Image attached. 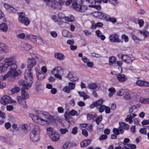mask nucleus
Here are the masks:
<instances>
[{
  "instance_id": "nucleus-1",
  "label": "nucleus",
  "mask_w": 149,
  "mask_h": 149,
  "mask_svg": "<svg viewBox=\"0 0 149 149\" xmlns=\"http://www.w3.org/2000/svg\"><path fill=\"white\" fill-rule=\"evenodd\" d=\"M37 114L33 113L29 114V117L36 123L42 126H47L54 121L53 116L46 112H42L38 111Z\"/></svg>"
},
{
  "instance_id": "nucleus-2",
  "label": "nucleus",
  "mask_w": 149,
  "mask_h": 149,
  "mask_svg": "<svg viewBox=\"0 0 149 149\" xmlns=\"http://www.w3.org/2000/svg\"><path fill=\"white\" fill-rule=\"evenodd\" d=\"M24 76L25 81L23 80H20L18 82L19 85L22 86L24 89H27L30 88L33 82V75L31 71L26 70Z\"/></svg>"
},
{
  "instance_id": "nucleus-3",
  "label": "nucleus",
  "mask_w": 149,
  "mask_h": 149,
  "mask_svg": "<svg viewBox=\"0 0 149 149\" xmlns=\"http://www.w3.org/2000/svg\"><path fill=\"white\" fill-rule=\"evenodd\" d=\"M15 58L13 56L6 58L5 60V63H0V73L4 72L9 66H11L10 69L17 71V66L16 64V62L14 60Z\"/></svg>"
},
{
  "instance_id": "nucleus-4",
  "label": "nucleus",
  "mask_w": 149,
  "mask_h": 149,
  "mask_svg": "<svg viewBox=\"0 0 149 149\" xmlns=\"http://www.w3.org/2000/svg\"><path fill=\"white\" fill-rule=\"evenodd\" d=\"M40 133L39 126L35 125L29 134L30 141L33 142L38 141L40 139Z\"/></svg>"
},
{
  "instance_id": "nucleus-5",
  "label": "nucleus",
  "mask_w": 149,
  "mask_h": 149,
  "mask_svg": "<svg viewBox=\"0 0 149 149\" xmlns=\"http://www.w3.org/2000/svg\"><path fill=\"white\" fill-rule=\"evenodd\" d=\"M21 73V71L19 70L17 71H15V70H12V69H10L9 71L7 74H5L4 75L0 76V79L2 80H5L8 77L13 78L15 76H16L20 74Z\"/></svg>"
},
{
  "instance_id": "nucleus-6",
  "label": "nucleus",
  "mask_w": 149,
  "mask_h": 149,
  "mask_svg": "<svg viewBox=\"0 0 149 149\" xmlns=\"http://www.w3.org/2000/svg\"><path fill=\"white\" fill-rule=\"evenodd\" d=\"M16 101L12 100L9 96L5 95L0 97V103L6 105L8 104L14 103Z\"/></svg>"
},
{
  "instance_id": "nucleus-7",
  "label": "nucleus",
  "mask_w": 149,
  "mask_h": 149,
  "mask_svg": "<svg viewBox=\"0 0 149 149\" xmlns=\"http://www.w3.org/2000/svg\"><path fill=\"white\" fill-rule=\"evenodd\" d=\"M92 15L94 17H98L100 19L102 18L104 19H116L114 18H111L109 17V15L100 12L94 13Z\"/></svg>"
},
{
  "instance_id": "nucleus-8",
  "label": "nucleus",
  "mask_w": 149,
  "mask_h": 149,
  "mask_svg": "<svg viewBox=\"0 0 149 149\" xmlns=\"http://www.w3.org/2000/svg\"><path fill=\"white\" fill-rule=\"evenodd\" d=\"M66 77L72 81H76L79 79L78 76L72 72H69L67 74Z\"/></svg>"
},
{
  "instance_id": "nucleus-9",
  "label": "nucleus",
  "mask_w": 149,
  "mask_h": 149,
  "mask_svg": "<svg viewBox=\"0 0 149 149\" xmlns=\"http://www.w3.org/2000/svg\"><path fill=\"white\" fill-rule=\"evenodd\" d=\"M27 68L29 69L26 70H31V69L36 64V62L35 60L33 58H29L27 60Z\"/></svg>"
},
{
  "instance_id": "nucleus-10",
  "label": "nucleus",
  "mask_w": 149,
  "mask_h": 149,
  "mask_svg": "<svg viewBox=\"0 0 149 149\" xmlns=\"http://www.w3.org/2000/svg\"><path fill=\"white\" fill-rule=\"evenodd\" d=\"M129 125L127 124H126L123 122L119 123V129L120 134H123V129L127 130L129 129Z\"/></svg>"
},
{
  "instance_id": "nucleus-11",
  "label": "nucleus",
  "mask_w": 149,
  "mask_h": 149,
  "mask_svg": "<svg viewBox=\"0 0 149 149\" xmlns=\"http://www.w3.org/2000/svg\"><path fill=\"white\" fill-rule=\"evenodd\" d=\"M109 40L111 42H120V40L119 39L118 36L116 34H112L109 37Z\"/></svg>"
},
{
  "instance_id": "nucleus-12",
  "label": "nucleus",
  "mask_w": 149,
  "mask_h": 149,
  "mask_svg": "<svg viewBox=\"0 0 149 149\" xmlns=\"http://www.w3.org/2000/svg\"><path fill=\"white\" fill-rule=\"evenodd\" d=\"M116 78L119 82L123 83L127 80L128 78L127 76L124 74L118 73L117 75Z\"/></svg>"
},
{
  "instance_id": "nucleus-13",
  "label": "nucleus",
  "mask_w": 149,
  "mask_h": 149,
  "mask_svg": "<svg viewBox=\"0 0 149 149\" xmlns=\"http://www.w3.org/2000/svg\"><path fill=\"white\" fill-rule=\"evenodd\" d=\"M134 60L133 57H130L126 55H124L122 58V60L127 64L131 63Z\"/></svg>"
},
{
  "instance_id": "nucleus-14",
  "label": "nucleus",
  "mask_w": 149,
  "mask_h": 149,
  "mask_svg": "<svg viewBox=\"0 0 149 149\" xmlns=\"http://www.w3.org/2000/svg\"><path fill=\"white\" fill-rule=\"evenodd\" d=\"M136 84L140 87H148L149 86V83L144 81L138 80L136 82Z\"/></svg>"
},
{
  "instance_id": "nucleus-15",
  "label": "nucleus",
  "mask_w": 149,
  "mask_h": 149,
  "mask_svg": "<svg viewBox=\"0 0 149 149\" xmlns=\"http://www.w3.org/2000/svg\"><path fill=\"white\" fill-rule=\"evenodd\" d=\"M141 105L139 104H137L132 106L130 108L129 112L132 114V112L136 113L139 110Z\"/></svg>"
},
{
  "instance_id": "nucleus-16",
  "label": "nucleus",
  "mask_w": 149,
  "mask_h": 149,
  "mask_svg": "<svg viewBox=\"0 0 149 149\" xmlns=\"http://www.w3.org/2000/svg\"><path fill=\"white\" fill-rule=\"evenodd\" d=\"M51 72L52 74H56L55 73L62 74L63 73V71L62 69L60 67L57 66L53 69Z\"/></svg>"
},
{
  "instance_id": "nucleus-17",
  "label": "nucleus",
  "mask_w": 149,
  "mask_h": 149,
  "mask_svg": "<svg viewBox=\"0 0 149 149\" xmlns=\"http://www.w3.org/2000/svg\"><path fill=\"white\" fill-rule=\"evenodd\" d=\"M51 140L54 141H58L59 139V135L56 132L49 136Z\"/></svg>"
},
{
  "instance_id": "nucleus-18",
  "label": "nucleus",
  "mask_w": 149,
  "mask_h": 149,
  "mask_svg": "<svg viewBox=\"0 0 149 149\" xmlns=\"http://www.w3.org/2000/svg\"><path fill=\"white\" fill-rule=\"evenodd\" d=\"M17 98L19 103L22 104L24 108H26L27 106L26 104V101L24 100L25 99L21 97L20 96L17 97Z\"/></svg>"
},
{
  "instance_id": "nucleus-19",
  "label": "nucleus",
  "mask_w": 149,
  "mask_h": 149,
  "mask_svg": "<svg viewBox=\"0 0 149 149\" xmlns=\"http://www.w3.org/2000/svg\"><path fill=\"white\" fill-rule=\"evenodd\" d=\"M109 65L115 66L116 65V58L113 56H111L109 57Z\"/></svg>"
},
{
  "instance_id": "nucleus-20",
  "label": "nucleus",
  "mask_w": 149,
  "mask_h": 149,
  "mask_svg": "<svg viewBox=\"0 0 149 149\" xmlns=\"http://www.w3.org/2000/svg\"><path fill=\"white\" fill-rule=\"evenodd\" d=\"M38 37L31 34L26 35V39L29 40L34 43Z\"/></svg>"
},
{
  "instance_id": "nucleus-21",
  "label": "nucleus",
  "mask_w": 149,
  "mask_h": 149,
  "mask_svg": "<svg viewBox=\"0 0 149 149\" xmlns=\"http://www.w3.org/2000/svg\"><path fill=\"white\" fill-rule=\"evenodd\" d=\"M59 19H72V18H74V17H73V16L71 15H69L68 16V17H65L64 16V14L61 13H59L58 15Z\"/></svg>"
},
{
  "instance_id": "nucleus-22",
  "label": "nucleus",
  "mask_w": 149,
  "mask_h": 149,
  "mask_svg": "<svg viewBox=\"0 0 149 149\" xmlns=\"http://www.w3.org/2000/svg\"><path fill=\"white\" fill-rule=\"evenodd\" d=\"M95 33L97 36L100 38L102 40H104L105 39V36L102 35V32L99 30H97L95 31Z\"/></svg>"
},
{
  "instance_id": "nucleus-23",
  "label": "nucleus",
  "mask_w": 149,
  "mask_h": 149,
  "mask_svg": "<svg viewBox=\"0 0 149 149\" xmlns=\"http://www.w3.org/2000/svg\"><path fill=\"white\" fill-rule=\"evenodd\" d=\"M91 139L84 140L81 142L80 143L81 146L82 147H86L91 143Z\"/></svg>"
},
{
  "instance_id": "nucleus-24",
  "label": "nucleus",
  "mask_w": 149,
  "mask_h": 149,
  "mask_svg": "<svg viewBox=\"0 0 149 149\" xmlns=\"http://www.w3.org/2000/svg\"><path fill=\"white\" fill-rule=\"evenodd\" d=\"M54 56L56 58L60 60H63L65 58L64 55L61 53H56Z\"/></svg>"
},
{
  "instance_id": "nucleus-25",
  "label": "nucleus",
  "mask_w": 149,
  "mask_h": 149,
  "mask_svg": "<svg viewBox=\"0 0 149 149\" xmlns=\"http://www.w3.org/2000/svg\"><path fill=\"white\" fill-rule=\"evenodd\" d=\"M97 87V84L94 83L90 84L88 86L89 89H91L93 91L96 90Z\"/></svg>"
},
{
  "instance_id": "nucleus-26",
  "label": "nucleus",
  "mask_w": 149,
  "mask_h": 149,
  "mask_svg": "<svg viewBox=\"0 0 149 149\" xmlns=\"http://www.w3.org/2000/svg\"><path fill=\"white\" fill-rule=\"evenodd\" d=\"M37 79L39 80H42L44 79L46 76V74L38 72V74H36Z\"/></svg>"
},
{
  "instance_id": "nucleus-27",
  "label": "nucleus",
  "mask_w": 149,
  "mask_h": 149,
  "mask_svg": "<svg viewBox=\"0 0 149 149\" xmlns=\"http://www.w3.org/2000/svg\"><path fill=\"white\" fill-rule=\"evenodd\" d=\"M128 91V89L125 88H122L120 89L118 92L117 94L118 95L120 96L124 95L125 92H127Z\"/></svg>"
},
{
  "instance_id": "nucleus-28",
  "label": "nucleus",
  "mask_w": 149,
  "mask_h": 149,
  "mask_svg": "<svg viewBox=\"0 0 149 149\" xmlns=\"http://www.w3.org/2000/svg\"><path fill=\"white\" fill-rule=\"evenodd\" d=\"M78 93L80 96L83 97L84 99V100L90 97L89 95H87L86 93L84 92L78 91Z\"/></svg>"
},
{
  "instance_id": "nucleus-29",
  "label": "nucleus",
  "mask_w": 149,
  "mask_h": 149,
  "mask_svg": "<svg viewBox=\"0 0 149 149\" xmlns=\"http://www.w3.org/2000/svg\"><path fill=\"white\" fill-rule=\"evenodd\" d=\"M22 97L24 99H27L29 97V94L23 89H21Z\"/></svg>"
},
{
  "instance_id": "nucleus-30",
  "label": "nucleus",
  "mask_w": 149,
  "mask_h": 149,
  "mask_svg": "<svg viewBox=\"0 0 149 149\" xmlns=\"http://www.w3.org/2000/svg\"><path fill=\"white\" fill-rule=\"evenodd\" d=\"M7 25L4 23H3L0 24V29L3 31L6 32L8 29Z\"/></svg>"
},
{
  "instance_id": "nucleus-31",
  "label": "nucleus",
  "mask_w": 149,
  "mask_h": 149,
  "mask_svg": "<svg viewBox=\"0 0 149 149\" xmlns=\"http://www.w3.org/2000/svg\"><path fill=\"white\" fill-rule=\"evenodd\" d=\"M20 90V88L17 87L12 88L8 91V93L10 94H13L15 93L18 92Z\"/></svg>"
},
{
  "instance_id": "nucleus-32",
  "label": "nucleus",
  "mask_w": 149,
  "mask_h": 149,
  "mask_svg": "<svg viewBox=\"0 0 149 149\" xmlns=\"http://www.w3.org/2000/svg\"><path fill=\"white\" fill-rule=\"evenodd\" d=\"M69 113L65 112L64 115V116L66 120L68 122L70 123L71 120H72V117Z\"/></svg>"
},
{
  "instance_id": "nucleus-33",
  "label": "nucleus",
  "mask_w": 149,
  "mask_h": 149,
  "mask_svg": "<svg viewBox=\"0 0 149 149\" xmlns=\"http://www.w3.org/2000/svg\"><path fill=\"white\" fill-rule=\"evenodd\" d=\"M72 7L75 10L77 11H79L80 10V5L78 4L77 3L75 2L72 4Z\"/></svg>"
},
{
  "instance_id": "nucleus-34",
  "label": "nucleus",
  "mask_w": 149,
  "mask_h": 149,
  "mask_svg": "<svg viewBox=\"0 0 149 149\" xmlns=\"http://www.w3.org/2000/svg\"><path fill=\"white\" fill-rule=\"evenodd\" d=\"M124 98L125 100H128L131 99V97L130 95V91L128 89L127 92H125L124 95Z\"/></svg>"
},
{
  "instance_id": "nucleus-35",
  "label": "nucleus",
  "mask_w": 149,
  "mask_h": 149,
  "mask_svg": "<svg viewBox=\"0 0 149 149\" xmlns=\"http://www.w3.org/2000/svg\"><path fill=\"white\" fill-rule=\"evenodd\" d=\"M139 101L141 103L149 104V98H144L143 97H141L139 100Z\"/></svg>"
},
{
  "instance_id": "nucleus-36",
  "label": "nucleus",
  "mask_w": 149,
  "mask_h": 149,
  "mask_svg": "<svg viewBox=\"0 0 149 149\" xmlns=\"http://www.w3.org/2000/svg\"><path fill=\"white\" fill-rule=\"evenodd\" d=\"M0 48L1 50L4 52H7V46L4 44L0 43Z\"/></svg>"
},
{
  "instance_id": "nucleus-37",
  "label": "nucleus",
  "mask_w": 149,
  "mask_h": 149,
  "mask_svg": "<svg viewBox=\"0 0 149 149\" xmlns=\"http://www.w3.org/2000/svg\"><path fill=\"white\" fill-rule=\"evenodd\" d=\"M47 133L49 136V135L52 134L53 133H55V131L53 128L51 127H48L47 129Z\"/></svg>"
},
{
  "instance_id": "nucleus-38",
  "label": "nucleus",
  "mask_w": 149,
  "mask_h": 149,
  "mask_svg": "<svg viewBox=\"0 0 149 149\" xmlns=\"http://www.w3.org/2000/svg\"><path fill=\"white\" fill-rule=\"evenodd\" d=\"M36 40V42H34L35 43L40 45H42L43 44L42 39L39 36L37 37Z\"/></svg>"
},
{
  "instance_id": "nucleus-39",
  "label": "nucleus",
  "mask_w": 149,
  "mask_h": 149,
  "mask_svg": "<svg viewBox=\"0 0 149 149\" xmlns=\"http://www.w3.org/2000/svg\"><path fill=\"white\" fill-rule=\"evenodd\" d=\"M19 21L25 25H28L30 22L29 19H19Z\"/></svg>"
},
{
  "instance_id": "nucleus-40",
  "label": "nucleus",
  "mask_w": 149,
  "mask_h": 149,
  "mask_svg": "<svg viewBox=\"0 0 149 149\" xmlns=\"http://www.w3.org/2000/svg\"><path fill=\"white\" fill-rule=\"evenodd\" d=\"M108 91L109 92L108 94L109 97L112 96L115 92V89L113 87L109 88L108 89Z\"/></svg>"
},
{
  "instance_id": "nucleus-41",
  "label": "nucleus",
  "mask_w": 149,
  "mask_h": 149,
  "mask_svg": "<svg viewBox=\"0 0 149 149\" xmlns=\"http://www.w3.org/2000/svg\"><path fill=\"white\" fill-rule=\"evenodd\" d=\"M71 143L70 142H66L63 145L62 148V149H65L68 147H70L71 146Z\"/></svg>"
},
{
  "instance_id": "nucleus-42",
  "label": "nucleus",
  "mask_w": 149,
  "mask_h": 149,
  "mask_svg": "<svg viewBox=\"0 0 149 149\" xmlns=\"http://www.w3.org/2000/svg\"><path fill=\"white\" fill-rule=\"evenodd\" d=\"M102 120V116L100 115L95 120L94 119V120L95 121L96 124L98 125L101 122Z\"/></svg>"
},
{
  "instance_id": "nucleus-43",
  "label": "nucleus",
  "mask_w": 149,
  "mask_h": 149,
  "mask_svg": "<svg viewBox=\"0 0 149 149\" xmlns=\"http://www.w3.org/2000/svg\"><path fill=\"white\" fill-rule=\"evenodd\" d=\"M97 116V115L96 114H95L94 115L93 114H88L87 116V118L88 120H90L91 119H92V121H94V118Z\"/></svg>"
},
{
  "instance_id": "nucleus-44",
  "label": "nucleus",
  "mask_w": 149,
  "mask_h": 149,
  "mask_svg": "<svg viewBox=\"0 0 149 149\" xmlns=\"http://www.w3.org/2000/svg\"><path fill=\"white\" fill-rule=\"evenodd\" d=\"M123 64V62L122 61H118L117 62L116 65H115L114 67L115 68H117V67H118V68L119 69H121V66Z\"/></svg>"
},
{
  "instance_id": "nucleus-45",
  "label": "nucleus",
  "mask_w": 149,
  "mask_h": 149,
  "mask_svg": "<svg viewBox=\"0 0 149 149\" xmlns=\"http://www.w3.org/2000/svg\"><path fill=\"white\" fill-rule=\"evenodd\" d=\"M103 102V100L102 99H100L96 102H95V103L96 107H97V108H98L99 106L102 105V104Z\"/></svg>"
},
{
  "instance_id": "nucleus-46",
  "label": "nucleus",
  "mask_w": 149,
  "mask_h": 149,
  "mask_svg": "<svg viewBox=\"0 0 149 149\" xmlns=\"http://www.w3.org/2000/svg\"><path fill=\"white\" fill-rule=\"evenodd\" d=\"M23 33H19L17 34V37L20 39H23L25 38H26V35Z\"/></svg>"
},
{
  "instance_id": "nucleus-47",
  "label": "nucleus",
  "mask_w": 149,
  "mask_h": 149,
  "mask_svg": "<svg viewBox=\"0 0 149 149\" xmlns=\"http://www.w3.org/2000/svg\"><path fill=\"white\" fill-rule=\"evenodd\" d=\"M132 38L134 41V42L136 43H138L139 42L140 40L136 36L132 34Z\"/></svg>"
},
{
  "instance_id": "nucleus-48",
  "label": "nucleus",
  "mask_w": 149,
  "mask_h": 149,
  "mask_svg": "<svg viewBox=\"0 0 149 149\" xmlns=\"http://www.w3.org/2000/svg\"><path fill=\"white\" fill-rule=\"evenodd\" d=\"M69 113L71 115L73 116L75 115L77 116L79 115V113L74 109H72Z\"/></svg>"
},
{
  "instance_id": "nucleus-49",
  "label": "nucleus",
  "mask_w": 149,
  "mask_h": 149,
  "mask_svg": "<svg viewBox=\"0 0 149 149\" xmlns=\"http://www.w3.org/2000/svg\"><path fill=\"white\" fill-rule=\"evenodd\" d=\"M80 10H79L81 12H84L87 9V7L85 5H82L81 6L80 5Z\"/></svg>"
},
{
  "instance_id": "nucleus-50",
  "label": "nucleus",
  "mask_w": 149,
  "mask_h": 149,
  "mask_svg": "<svg viewBox=\"0 0 149 149\" xmlns=\"http://www.w3.org/2000/svg\"><path fill=\"white\" fill-rule=\"evenodd\" d=\"M89 6L91 8H93L97 9V10H99L101 9V7L100 5H90Z\"/></svg>"
},
{
  "instance_id": "nucleus-51",
  "label": "nucleus",
  "mask_w": 149,
  "mask_h": 149,
  "mask_svg": "<svg viewBox=\"0 0 149 149\" xmlns=\"http://www.w3.org/2000/svg\"><path fill=\"white\" fill-rule=\"evenodd\" d=\"M139 32L140 33L143 35L144 36L145 38L147 37V36L149 33L148 31L145 30L139 31Z\"/></svg>"
},
{
  "instance_id": "nucleus-52",
  "label": "nucleus",
  "mask_w": 149,
  "mask_h": 149,
  "mask_svg": "<svg viewBox=\"0 0 149 149\" xmlns=\"http://www.w3.org/2000/svg\"><path fill=\"white\" fill-rule=\"evenodd\" d=\"M18 15L19 16L18 19H27L25 17V14L23 13H18Z\"/></svg>"
},
{
  "instance_id": "nucleus-53",
  "label": "nucleus",
  "mask_w": 149,
  "mask_h": 149,
  "mask_svg": "<svg viewBox=\"0 0 149 149\" xmlns=\"http://www.w3.org/2000/svg\"><path fill=\"white\" fill-rule=\"evenodd\" d=\"M125 120L126 122H128L130 124H132L133 123L132 119L130 116V115L127 116V118L125 119Z\"/></svg>"
},
{
  "instance_id": "nucleus-54",
  "label": "nucleus",
  "mask_w": 149,
  "mask_h": 149,
  "mask_svg": "<svg viewBox=\"0 0 149 149\" xmlns=\"http://www.w3.org/2000/svg\"><path fill=\"white\" fill-rule=\"evenodd\" d=\"M75 83L70 82L69 83L68 86L70 90H73L74 88Z\"/></svg>"
},
{
  "instance_id": "nucleus-55",
  "label": "nucleus",
  "mask_w": 149,
  "mask_h": 149,
  "mask_svg": "<svg viewBox=\"0 0 149 149\" xmlns=\"http://www.w3.org/2000/svg\"><path fill=\"white\" fill-rule=\"evenodd\" d=\"M30 55L31 56V58H33L35 59L37 58L39 56V55L38 54L33 53H31L30 54Z\"/></svg>"
},
{
  "instance_id": "nucleus-56",
  "label": "nucleus",
  "mask_w": 149,
  "mask_h": 149,
  "mask_svg": "<svg viewBox=\"0 0 149 149\" xmlns=\"http://www.w3.org/2000/svg\"><path fill=\"white\" fill-rule=\"evenodd\" d=\"M59 131L62 134H65L68 132V130L67 128H61L60 129Z\"/></svg>"
},
{
  "instance_id": "nucleus-57",
  "label": "nucleus",
  "mask_w": 149,
  "mask_h": 149,
  "mask_svg": "<svg viewBox=\"0 0 149 149\" xmlns=\"http://www.w3.org/2000/svg\"><path fill=\"white\" fill-rule=\"evenodd\" d=\"M68 33L69 32L67 31L64 30L62 31V35L64 37L69 38V37L68 36Z\"/></svg>"
},
{
  "instance_id": "nucleus-58",
  "label": "nucleus",
  "mask_w": 149,
  "mask_h": 149,
  "mask_svg": "<svg viewBox=\"0 0 149 149\" xmlns=\"http://www.w3.org/2000/svg\"><path fill=\"white\" fill-rule=\"evenodd\" d=\"M86 129L89 131L90 132L92 131L93 130V129L92 125V124L89 125L87 124V125L86 127Z\"/></svg>"
},
{
  "instance_id": "nucleus-59",
  "label": "nucleus",
  "mask_w": 149,
  "mask_h": 149,
  "mask_svg": "<svg viewBox=\"0 0 149 149\" xmlns=\"http://www.w3.org/2000/svg\"><path fill=\"white\" fill-rule=\"evenodd\" d=\"M24 49L26 50H29L30 49H31L32 47V46L30 45L29 44H25L24 46Z\"/></svg>"
},
{
  "instance_id": "nucleus-60",
  "label": "nucleus",
  "mask_w": 149,
  "mask_h": 149,
  "mask_svg": "<svg viewBox=\"0 0 149 149\" xmlns=\"http://www.w3.org/2000/svg\"><path fill=\"white\" fill-rule=\"evenodd\" d=\"M107 136L106 135L103 134L99 137V139L100 141H102L106 139Z\"/></svg>"
},
{
  "instance_id": "nucleus-61",
  "label": "nucleus",
  "mask_w": 149,
  "mask_h": 149,
  "mask_svg": "<svg viewBox=\"0 0 149 149\" xmlns=\"http://www.w3.org/2000/svg\"><path fill=\"white\" fill-rule=\"evenodd\" d=\"M63 90L65 92L68 93L70 92V89L68 86H65L63 89Z\"/></svg>"
},
{
  "instance_id": "nucleus-62",
  "label": "nucleus",
  "mask_w": 149,
  "mask_h": 149,
  "mask_svg": "<svg viewBox=\"0 0 149 149\" xmlns=\"http://www.w3.org/2000/svg\"><path fill=\"white\" fill-rule=\"evenodd\" d=\"M122 39L124 40L125 42H127L128 41V38L127 36L125 34H122L121 36Z\"/></svg>"
},
{
  "instance_id": "nucleus-63",
  "label": "nucleus",
  "mask_w": 149,
  "mask_h": 149,
  "mask_svg": "<svg viewBox=\"0 0 149 149\" xmlns=\"http://www.w3.org/2000/svg\"><path fill=\"white\" fill-rule=\"evenodd\" d=\"M97 109H99V112L102 113L103 112L105 109V106L103 105L100 106L98 107V108Z\"/></svg>"
},
{
  "instance_id": "nucleus-64",
  "label": "nucleus",
  "mask_w": 149,
  "mask_h": 149,
  "mask_svg": "<svg viewBox=\"0 0 149 149\" xmlns=\"http://www.w3.org/2000/svg\"><path fill=\"white\" fill-rule=\"evenodd\" d=\"M8 12L11 13H15L17 12V10L13 7L11 6Z\"/></svg>"
}]
</instances>
